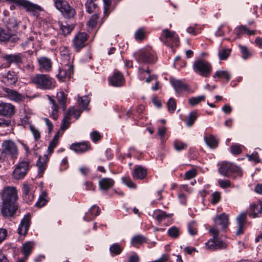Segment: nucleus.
I'll list each match as a JSON object with an SVG mask.
<instances>
[{
	"label": "nucleus",
	"instance_id": "nucleus-3",
	"mask_svg": "<svg viewBox=\"0 0 262 262\" xmlns=\"http://www.w3.org/2000/svg\"><path fill=\"white\" fill-rule=\"evenodd\" d=\"M136 59L139 62L145 63H154L157 60L155 51L151 48L140 50L135 54Z\"/></svg>",
	"mask_w": 262,
	"mask_h": 262
},
{
	"label": "nucleus",
	"instance_id": "nucleus-55",
	"mask_svg": "<svg viewBox=\"0 0 262 262\" xmlns=\"http://www.w3.org/2000/svg\"><path fill=\"white\" fill-rule=\"evenodd\" d=\"M104 3V15L107 16L110 13V8L112 5V0H103Z\"/></svg>",
	"mask_w": 262,
	"mask_h": 262
},
{
	"label": "nucleus",
	"instance_id": "nucleus-9",
	"mask_svg": "<svg viewBox=\"0 0 262 262\" xmlns=\"http://www.w3.org/2000/svg\"><path fill=\"white\" fill-rule=\"evenodd\" d=\"M55 8L59 10L64 17L67 18H73L75 14L74 8L71 6L66 0H55L54 1Z\"/></svg>",
	"mask_w": 262,
	"mask_h": 262
},
{
	"label": "nucleus",
	"instance_id": "nucleus-5",
	"mask_svg": "<svg viewBox=\"0 0 262 262\" xmlns=\"http://www.w3.org/2000/svg\"><path fill=\"white\" fill-rule=\"evenodd\" d=\"M2 1L15 3L18 6H22L26 11L36 17L39 15V12L42 10L40 6L26 0H2Z\"/></svg>",
	"mask_w": 262,
	"mask_h": 262
},
{
	"label": "nucleus",
	"instance_id": "nucleus-34",
	"mask_svg": "<svg viewBox=\"0 0 262 262\" xmlns=\"http://www.w3.org/2000/svg\"><path fill=\"white\" fill-rule=\"evenodd\" d=\"M204 139L206 144L211 148H215L218 146V140L212 135L204 136Z\"/></svg>",
	"mask_w": 262,
	"mask_h": 262
},
{
	"label": "nucleus",
	"instance_id": "nucleus-14",
	"mask_svg": "<svg viewBox=\"0 0 262 262\" xmlns=\"http://www.w3.org/2000/svg\"><path fill=\"white\" fill-rule=\"evenodd\" d=\"M3 92L6 98L16 102L22 101L25 99V97L23 95L14 90L4 87L3 88Z\"/></svg>",
	"mask_w": 262,
	"mask_h": 262
},
{
	"label": "nucleus",
	"instance_id": "nucleus-40",
	"mask_svg": "<svg viewBox=\"0 0 262 262\" xmlns=\"http://www.w3.org/2000/svg\"><path fill=\"white\" fill-rule=\"evenodd\" d=\"M82 111L80 110H77L74 107H70L66 113L67 118L71 119L72 116H74L76 119L79 118Z\"/></svg>",
	"mask_w": 262,
	"mask_h": 262
},
{
	"label": "nucleus",
	"instance_id": "nucleus-36",
	"mask_svg": "<svg viewBox=\"0 0 262 262\" xmlns=\"http://www.w3.org/2000/svg\"><path fill=\"white\" fill-rule=\"evenodd\" d=\"M56 98L59 103L61 105L63 111H65L67 107V95L63 91H60L57 93Z\"/></svg>",
	"mask_w": 262,
	"mask_h": 262
},
{
	"label": "nucleus",
	"instance_id": "nucleus-19",
	"mask_svg": "<svg viewBox=\"0 0 262 262\" xmlns=\"http://www.w3.org/2000/svg\"><path fill=\"white\" fill-rule=\"evenodd\" d=\"M32 186L28 184H24L22 187L23 198L27 203H30L34 198Z\"/></svg>",
	"mask_w": 262,
	"mask_h": 262
},
{
	"label": "nucleus",
	"instance_id": "nucleus-37",
	"mask_svg": "<svg viewBox=\"0 0 262 262\" xmlns=\"http://www.w3.org/2000/svg\"><path fill=\"white\" fill-rule=\"evenodd\" d=\"M33 247V244L31 242H26L23 244L22 247V253L27 258L28 256L30 254L32 248Z\"/></svg>",
	"mask_w": 262,
	"mask_h": 262
},
{
	"label": "nucleus",
	"instance_id": "nucleus-49",
	"mask_svg": "<svg viewBox=\"0 0 262 262\" xmlns=\"http://www.w3.org/2000/svg\"><path fill=\"white\" fill-rule=\"evenodd\" d=\"M197 117L198 114L196 112L193 111L191 112L189 114L188 118L186 121V125L189 127L191 126L197 119Z\"/></svg>",
	"mask_w": 262,
	"mask_h": 262
},
{
	"label": "nucleus",
	"instance_id": "nucleus-31",
	"mask_svg": "<svg viewBox=\"0 0 262 262\" xmlns=\"http://www.w3.org/2000/svg\"><path fill=\"white\" fill-rule=\"evenodd\" d=\"M232 163L229 162H223L219 168V173L225 177L230 178V171Z\"/></svg>",
	"mask_w": 262,
	"mask_h": 262
},
{
	"label": "nucleus",
	"instance_id": "nucleus-17",
	"mask_svg": "<svg viewBox=\"0 0 262 262\" xmlns=\"http://www.w3.org/2000/svg\"><path fill=\"white\" fill-rule=\"evenodd\" d=\"M170 82L177 94H181L184 91L188 90L189 86L188 84L181 80L170 78Z\"/></svg>",
	"mask_w": 262,
	"mask_h": 262
},
{
	"label": "nucleus",
	"instance_id": "nucleus-44",
	"mask_svg": "<svg viewBox=\"0 0 262 262\" xmlns=\"http://www.w3.org/2000/svg\"><path fill=\"white\" fill-rule=\"evenodd\" d=\"M167 234L171 238H177L180 236V231L178 227L172 226L168 229Z\"/></svg>",
	"mask_w": 262,
	"mask_h": 262
},
{
	"label": "nucleus",
	"instance_id": "nucleus-51",
	"mask_svg": "<svg viewBox=\"0 0 262 262\" xmlns=\"http://www.w3.org/2000/svg\"><path fill=\"white\" fill-rule=\"evenodd\" d=\"M144 242H145V238L143 236L141 235H138L134 236L131 241V243L134 246L142 244Z\"/></svg>",
	"mask_w": 262,
	"mask_h": 262
},
{
	"label": "nucleus",
	"instance_id": "nucleus-53",
	"mask_svg": "<svg viewBox=\"0 0 262 262\" xmlns=\"http://www.w3.org/2000/svg\"><path fill=\"white\" fill-rule=\"evenodd\" d=\"M205 96L204 95L199 96L196 97H192L189 99V102L191 106H194L201 101L205 100Z\"/></svg>",
	"mask_w": 262,
	"mask_h": 262
},
{
	"label": "nucleus",
	"instance_id": "nucleus-43",
	"mask_svg": "<svg viewBox=\"0 0 262 262\" xmlns=\"http://www.w3.org/2000/svg\"><path fill=\"white\" fill-rule=\"evenodd\" d=\"M214 78H225L227 82L229 81L230 79L231 75L230 73L226 71H217L213 75Z\"/></svg>",
	"mask_w": 262,
	"mask_h": 262
},
{
	"label": "nucleus",
	"instance_id": "nucleus-1",
	"mask_svg": "<svg viewBox=\"0 0 262 262\" xmlns=\"http://www.w3.org/2000/svg\"><path fill=\"white\" fill-rule=\"evenodd\" d=\"M3 206L2 213L6 217H12L18 208L17 201L18 200L17 191L14 187H6L2 193Z\"/></svg>",
	"mask_w": 262,
	"mask_h": 262
},
{
	"label": "nucleus",
	"instance_id": "nucleus-28",
	"mask_svg": "<svg viewBox=\"0 0 262 262\" xmlns=\"http://www.w3.org/2000/svg\"><path fill=\"white\" fill-rule=\"evenodd\" d=\"M114 181L109 178L101 179L99 182V186L100 189L106 191L112 188L114 185Z\"/></svg>",
	"mask_w": 262,
	"mask_h": 262
},
{
	"label": "nucleus",
	"instance_id": "nucleus-57",
	"mask_svg": "<svg viewBox=\"0 0 262 262\" xmlns=\"http://www.w3.org/2000/svg\"><path fill=\"white\" fill-rule=\"evenodd\" d=\"M135 37L137 40H143L145 37V31L144 29H139L135 34Z\"/></svg>",
	"mask_w": 262,
	"mask_h": 262
},
{
	"label": "nucleus",
	"instance_id": "nucleus-58",
	"mask_svg": "<svg viewBox=\"0 0 262 262\" xmlns=\"http://www.w3.org/2000/svg\"><path fill=\"white\" fill-rule=\"evenodd\" d=\"M30 129L33 135L35 140H38L40 138V133L38 129L32 124L30 125Z\"/></svg>",
	"mask_w": 262,
	"mask_h": 262
},
{
	"label": "nucleus",
	"instance_id": "nucleus-12",
	"mask_svg": "<svg viewBox=\"0 0 262 262\" xmlns=\"http://www.w3.org/2000/svg\"><path fill=\"white\" fill-rule=\"evenodd\" d=\"M2 152L12 158L17 155V148L14 142L11 140H5L2 144Z\"/></svg>",
	"mask_w": 262,
	"mask_h": 262
},
{
	"label": "nucleus",
	"instance_id": "nucleus-47",
	"mask_svg": "<svg viewBox=\"0 0 262 262\" xmlns=\"http://www.w3.org/2000/svg\"><path fill=\"white\" fill-rule=\"evenodd\" d=\"M58 133L55 135L53 140L50 142L48 148L49 154L51 155L54 150V148L56 147L58 144Z\"/></svg>",
	"mask_w": 262,
	"mask_h": 262
},
{
	"label": "nucleus",
	"instance_id": "nucleus-50",
	"mask_svg": "<svg viewBox=\"0 0 262 262\" xmlns=\"http://www.w3.org/2000/svg\"><path fill=\"white\" fill-rule=\"evenodd\" d=\"M122 183L131 189H136V184L134 183L129 177L125 176L121 178Z\"/></svg>",
	"mask_w": 262,
	"mask_h": 262
},
{
	"label": "nucleus",
	"instance_id": "nucleus-60",
	"mask_svg": "<svg viewBox=\"0 0 262 262\" xmlns=\"http://www.w3.org/2000/svg\"><path fill=\"white\" fill-rule=\"evenodd\" d=\"M239 48L241 49L243 58L246 59L251 56V53L249 52L248 49L246 46L239 45Z\"/></svg>",
	"mask_w": 262,
	"mask_h": 262
},
{
	"label": "nucleus",
	"instance_id": "nucleus-39",
	"mask_svg": "<svg viewBox=\"0 0 262 262\" xmlns=\"http://www.w3.org/2000/svg\"><path fill=\"white\" fill-rule=\"evenodd\" d=\"M109 250L112 255H118L122 252L123 247L118 243H114L110 246Z\"/></svg>",
	"mask_w": 262,
	"mask_h": 262
},
{
	"label": "nucleus",
	"instance_id": "nucleus-52",
	"mask_svg": "<svg viewBox=\"0 0 262 262\" xmlns=\"http://www.w3.org/2000/svg\"><path fill=\"white\" fill-rule=\"evenodd\" d=\"M98 17V14L95 13L91 16L90 19L88 21L87 25L90 27V29H93L96 26Z\"/></svg>",
	"mask_w": 262,
	"mask_h": 262
},
{
	"label": "nucleus",
	"instance_id": "nucleus-56",
	"mask_svg": "<svg viewBox=\"0 0 262 262\" xmlns=\"http://www.w3.org/2000/svg\"><path fill=\"white\" fill-rule=\"evenodd\" d=\"M167 105L168 110L170 113L174 112L176 109V100L173 98H170L167 103Z\"/></svg>",
	"mask_w": 262,
	"mask_h": 262
},
{
	"label": "nucleus",
	"instance_id": "nucleus-59",
	"mask_svg": "<svg viewBox=\"0 0 262 262\" xmlns=\"http://www.w3.org/2000/svg\"><path fill=\"white\" fill-rule=\"evenodd\" d=\"M70 120L71 119H68L67 118V115H66L64 118L62 120L60 128L61 130L64 131L69 127L70 125L71 124Z\"/></svg>",
	"mask_w": 262,
	"mask_h": 262
},
{
	"label": "nucleus",
	"instance_id": "nucleus-42",
	"mask_svg": "<svg viewBox=\"0 0 262 262\" xmlns=\"http://www.w3.org/2000/svg\"><path fill=\"white\" fill-rule=\"evenodd\" d=\"M60 30L62 31V34L66 36L69 34L72 31L73 27L69 25L68 23L59 22L58 23Z\"/></svg>",
	"mask_w": 262,
	"mask_h": 262
},
{
	"label": "nucleus",
	"instance_id": "nucleus-23",
	"mask_svg": "<svg viewBox=\"0 0 262 262\" xmlns=\"http://www.w3.org/2000/svg\"><path fill=\"white\" fill-rule=\"evenodd\" d=\"M40 70L45 72H49L51 70L52 66L51 60L46 57H40L37 59Z\"/></svg>",
	"mask_w": 262,
	"mask_h": 262
},
{
	"label": "nucleus",
	"instance_id": "nucleus-18",
	"mask_svg": "<svg viewBox=\"0 0 262 262\" xmlns=\"http://www.w3.org/2000/svg\"><path fill=\"white\" fill-rule=\"evenodd\" d=\"M15 106L9 103H0V115L11 117L15 113Z\"/></svg>",
	"mask_w": 262,
	"mask_h": 262
},
{
	"label": "nucleus",
	"instance_id": "nucleus-33",
	"mask_svg": "<svg viewBox=\"0 0 262 262\" xmlns=\"http://www.w3.org/2000/svg\"><path fill=\"white\" fill-rule=\"evenodd\" d=\"M85 5L86 11L89 13H97L98 12L99 7L98 5L93 1V0H87Z\"/></svg>",
	"mask_w": 262,
	"mask_h": 262
},
{
	"label": "nucleus",
	"instance_id": "nucleus-54",
	"mask_svg": "<svg viewBox=\"0 0 262 262\" xmlns=\"http://www.w3.org/2000/svg\"><path fill=\"white\" fill-rule=\"evenodd\" d=\"M173 146L174 149L177 151L182 150L187 147V144L186 143L179 140H176L174 141L173 143Z\"/></svg>",
	"mask_w": 262,
	"mask_h": 262
},
{
	"label": "nucleus",
	"instance_id": "nucleus-35",
	"mask_svg": "<svg viewBox=\"0 0 262 262\" xmlns=\"http://www.w3.org/2000/svg\"><path fill=\"white\" fill-rule=\"evenodd\" d=\"M172 215V214H168L165 211L161 210H156L154 213V217L159 222H161L163 220L169 217Z\"/></svg>",
	"mask_w": 262,
	"mask_h": 262
},
{
	"label": "nucleus",
	"instance_id": "nucleus-63",
	"mask_svg": "<svg viewBox=\"0 0 262 262\" xmlns=\"http://www.w3.org/2000/svg\"><path fill=\"white\" fill-rule=\"evenodd\" d=\"M218 184L223 188H227L231 186V182L228 180L219 179Z\"/></svg>",
	"mask_w": 262,
	"mask_h": 262
},
{
	"label": "nucleus",
	"instance_id": "nucleus-41",
	"mask_svg": "<svg viewBox=\"0 0 262 262\" xmlns=\"http://www.w3.org/2000/svg\"><path fill=\"white\" fill-rule=\"evenodd\" d=\"M47 197V193L46 192H42L40 195L38 201L36 202L35 205V206L38 208H41L44 206L48 202Z\"/></svg>",
	"mask_w": 262,
	"mask_h": 262
},
{
	"label": "nucleus",
	"instance_id": "nucleus-22",
	"mask_svg": "<svg viewBox=\"0 0 262 262\" xmlns=\"http://www.w3.org/2000/svg\"><path fill=\"white\" fill-rule=\"evenodd\" d=\"M109 81L114 86H121L125 82V79L121 72L115 71L110 77Z\"/></svg>",
	"mask_w": 262,
	"mask_h": 262
},
{
	"label": "nucleus",
	"instance_id": "nucleus-27",
	"mask_svg": "<svg viewBox=\"0 0 262 262\" xmlns=\"http://www.w3.org/2000/svg\"><path fill=\"white\" fill-rule=\"evenodd\" d=\"M70 51L68 47H62L60 49V56L62 65L72 64L71 61Z\"/></svg>",
	"mask_w": 262,
	"mask_h": 262
},
{
	"label": "nucleus",
	"instance_id": "nucleus-48",
	"mask_svg": "<svg viewBox=\"0 0 262 262\" xmlns=\"http://www.w3.org/2000/svg\"><path fill=\"white\" fill-rule=\"evenodd\" d=\"M231 53V49L225 48H222L219 51V57L220 60H226L229 56Z\"/></svg>",
	"mask_w": 262,
	"mask_h": 262
},
{
	"label": "nucleus",
	"instance_id": "nucleus-25",
	"mask_svg": "<svg viewBox=\"0 0 262 262\" xmlns=\"http://www.w3.org/2000/svg\"><path fill=\"white\" fill-rule=\"evenodd\" d=\"M18 38L13 35H11L8 31L0 27V42H7L9 40L11 42H15Z\"/></svg>",
	"mask_w": 262,
	"mask_h": 262
},
{
	"label": "nucleus",
	"instance_id": "nucleus-61",
	"mask_svg": "<svg viewBox=\"0 0 262 262\" xmlns=\"http://www.w3.org/2000/svg\"><path fill=\"white\" fill-rule=\"evenodd\" d=\"M211 203L212 204H217L221 200V193L218 191H215L211 194Z\"/></svg>",
	"mask_w": 262,
	"mask_h": 262
},
{
	"label": "nucleus",
	"instance_id": "nucleus-32",
	"mask_svg": "<svg viewBox=\"0 0 262 262\" xmlns=\"http://www.w3.org/2000/svg\"><path fill=\"white\" fill-rule=\"evenodd\" d=\"M49 99L50 100V104L51 105V108L52 110L50 114V117L54 120H57L58 118V112L59 110V106L56 104V101L51 97L48 96Z\"/></svg>",
	"mask_w": 262,
	"mask_h": 262
},
{
	"label": "nucleus",
	"instance_id": "nucleus-13",
	"mask_svg": "<svg viewBox=\"0 0 262 262\" xmlns=\"http://www.w3.org/2000/svg\"><path fill=\"white\" fill-rule=\"evenodd\" d=\"M1 58L5 61L7 63V67L9 68L12 63L17 66L20 65L23 62V55L21 53L15 54H3Z\"/></svg>",
	"mask_w": 262,
	"mask_h": 262
},
{
	"label": "nucleus",
	"instance_id": "nucleus-46",
	"mask_svg": "<svg viewBox=\"0 0 262 262\" xmlns=\"http://www.w3.org/2000/svg\"><path fill=\"white\" fill-rule=\"evenodd\" d=\"M18 25V23L16 19L13 17H11L9 18L8 20L7 21V27L8 29L15 31Z\"/></svg>",
	"mask_w": 262,
	"mask_h": 262
},
{
	"label": "nucleus",
	"instance_id": "nucleus-2",
	"mask_svg": "<svg viewBox=\"0 0 262 262\" xmlns=\"http://www.w3.org/2000/svg\"><path fill=\"white\" fill-rule=\"evenodd\" d=\"M31 81L42 90H50L54 87L53 78L47 74H36L32 77Z\"/></svg>",
	"mask_w": 262,
	"mask_h": 262
},
{
	"label": "nucleus",
	"instance_id": "nucleus-6",
	"mask_svg": "<svg viewBox=\"0 0 262 262\" xmlns=\"http://www.w3.org/2000/svg\"><path fill=\"white\" fill-rule=\"evenodd\" d=\"M160 39L164 45L170 47H178L180 40L178 35L174 31H171L166 29L162 31Z\"/></svg>",
	"mask_w": 262,
	"mask_h": 262
},
{
	"label": "nucleus",
	"instance_id": "nucleus-16",
	"mask_svg": "<svg viewBox=\"0 0 262 262\" xmlns=\"http://www.w3.org/2000/svg\"><path fill=\"white\" fill-rule=\"evenodd\" d=\"M31 216L28 214L24 216L18 228V233L20 235L25 236L30 226Z\"/></svg>",
	"mask_w": 262,
	"mask_h": 262
},
{
	"label": "nucleus",
	"instance_id": "nucleus-45",
	"mask_svg": "<svg viewBox=\"0 0 262 262\" xmlns=\"http://www.w3.org/2000/svg\"><path fill=\"white\" fill-rule=\"evenodd\" d=\"M187 229L189 233L191 235H195L198 233L197 223L195 221H192L189 223L187 225Z\"/></svg>",
	"mask_w": 262,
	"mask_h": 262
},
{
	"label": "nucleus",
	"instance_id": "nucleus-20",
	"mask_svg": "<svg viewBox=\"0 0 262 262\" xmlns=\"http://www.w3.org/2000/svg\"><path fill=\"white\" fill-rule=\"evenodd\" d=\"M214 222L215 228L220 227L222 229H225L229 224V216L225 213H223L216 216Z\"/></svg>",
	"mask_w": 262,
	"mask_h": 262
},
{
	"label": "nucleus",
	"instance_id": "nucleus-21",
	"mask_svg": "<svg viewBox=\"0 0 262 262\" xmlns=\"http://www.w3.org/2000/svg\"><path fill=\"white\" fill-rule=\"evenodd\" d=\"M62 69H60L57 77L61 81H64L67 77L70 78L74 73L73 66L72 64L63 65Z\"/></svg>",
	"mask_w": 262,
	"mask_h": 262
},
{
	"label": "nucleus",
	"instance_id": "nucleus-30",
	"mask_svg": "<svg viewBox=\"0 0 262 262\" xmlns=\"http://www.w3.org/2000/svg\"><path fill=\"white\" fill-rule=\"evenodd\" d=\"M146 170L140 166H135L133 173L134 179L142 180L146 176Z\"/></svg>",
	"mask_w": 262,
	"mask_h": 262
},
{
	"label": "nucleus",
	"instance_id": "nucleus-26",
	"mask_svg": "<svg viewBox=\"0 0 262 262\" xmlns=\"http://www.w3.org/2000/svg\"><path fill=\"white\" fill-rule=\"evenodd\" d=\"M100 209L96 205H93L89 210L85 213L83 219L85 221H90L93 220L96 216L99 215Z\"/></svg>",
	"mask_w": 262,
	"mask_h": 262
},
{
	"label": "nucleus",
	"instance_id": "nucleus-62",
	"mask_svg": "<svg viewBox=\"0 0 262 262\" xmlns=\"http://www.w3.org/2000/svg\"><path fill=\"white\" fill-rule=\"evenodd\" d=\"M90 137L94 143L98 142L101 139L100 133L97 131H93L90 134Z\"/></svg>",
	"mask_w": 262,
	"mask_h": 262
},
{
	"label": "nucleus",
	"instance_id": "nucleus-24",
	"mask_svg": "<svg viewBox=\"0 0 262 262\" xmlns=\"http://www.w3.org/2000/svg\"><path fill=\"white\" fill-rule=\"evenodd\" d=\"M48 161V158L46 155L43 157H39L36 162V166L38 167V171L39 177H42L45 170L47 168Z\"/></svg>",
	"mask_w": 262,
	"mask_h": 262
},
{
	"label": "nucleus",
	"instance_id": "nucleus-64",
	"mask_svg": "<svg viewBox=\"0 0 262 262\" xmlns=\"http://www.w3.org/2000/svg\"><path fill=\"white\" fill-rule=\"evenodd\" d=\"M247 29L248 28L246 26L241 25L235 28V33L236 35L239 36L244 33H246Z\"/></svg>",
	"mask_w": 262,
	"mask_h": 262
},
{
	"label": "nucleus",
	"instance_id": "nucleus-15",
	"mask_svg": "<svg viewBox=\"0 0 262 262\" xmlns=\"http://www.w3.org/2000/svg\"><path fill=\"white\" fill-rule=\"evenodd\" d=\"M70 148L77 154H82L92 149L91 144L88 141L72 143Z\"/></svg>",
	"mask_w": 262,
	"mask_h": 262
},
{
	"label": "nucleus",
	"instance_id": "nucleus-29",
	"mask_svg": "<svg viewBox=\"0 0 262 262\" xmlns=\"http://www.w3.org/2000/svg\"><path fill=\"white\" fill-rule=\"evenodd\" d=\"M262 213V203L259 202L252 204L250 207L249 215L254 218L258 216V214Z\"/></svg>",
	"mask_w": 262,
	"mask_h": 262
},
{
	"label": "nucleus",
	"instance_id": "nucleus-38",
	"mask_svg": "<svg viewBox=\"0 0 262 262\" xmlns=\"http://www.w3.org/2000/svg\"><path fill=\"white\" fill-rule=\"evenodd\" d=\"M230 177L235 179L236 177H241L242 171L241 169L236 165L232 163L230 171Z\"/></svg>",
	"mask_w": 262,
	"mask_h": 262
},
{
	"label": "nucleus",
	"instance_id": "nucleus-4",
	"mask_svg": "<svg viewBox=\"0 0 262 262\" xmlns=\"http://www.w3.org/2000/svg\"><path fill=\"white\" fill-rule=\"evenodd\" d=\"M192 67L195 73L204 77H209L212 71L211 63L202 59L195 61Z\"/></svg>",
	"mask_w": 262,
	"mask_h": 262
},
{
	"label": "nucleus",
	"instance_id": "nucleus-10",
	"mask_svg": "<svg viewBox=\"0 0 262 262\" xmlns=\"http://www.w3.org/2000/svg\"><path fill=\"white\" fill-rule=\"evenodd\" d=\"M89 35L85 32H78L72 40L73 46L76 52H79L86 45Z\"/></svg>",
	"mask_w": 262,
	"mask_h": 262
},
{
	"label": "nucleus",
	"instance_id": "nucleus-7",
	"mask_svg": "<svg viewBox=\"0 0 262 262\" xmlns=\"http://www.w3.org/2000/svg\"><path fill=\"white\" fill-rule=\"evenodd\" d=\"M30 168V163L28 160H24L20 161L14 166L12 172L13 178L16 180L23 179Z\"/></svg>",
	"mask_w": 262,
	"mask_h": 262
},
{
	"label": "nucleus",
	"instance_id": "nucleus-11",
	"mask_svg": "<svg viewBox=\"0 0 262 262\" xmlns=\"http://www.w3.org/2000/svg\"><path fill=\"white\" fill-rule=\"evenodd\" d=\"M18 79L17 73L12 70H9L1 75V82L7 86H15Z\"/></svg>",
	"mask_w": 262,
	"mask_h": 262
},
{
	"label": "nucleus",
	"instance_id": "nucleus-8",
	"mask_svg": "<svg viewBox=\"0 0 262 262\" xmlns=\"http://www.w3.org/2000/svg\"><path fill=\"white\" fill-rule=\"evenodd\" d=\"M209 231L212 233L213 238L206 243L207 248L211 251L225 248L226 244L218 237L219 232L218 229L212 228Z\"/></svg>",
	"mask_w": 262,
	"mask_h": 262
}]
</instances>
